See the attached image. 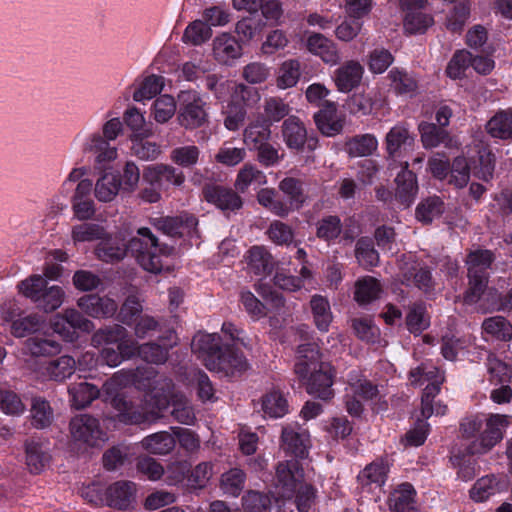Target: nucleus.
I'll return each instance as SVG.
<instances>
[{
    "label": "nucleus",
    "instance_id": "obj_16",
    "mask_svg": "<svg viewBox=\"0 0 512 512\" xmlns=\"http://www.w3.org/2000/svg\"><path fill=\"white\" fill-rule=\"evenodd\" d=\"M137 485L132 481L120 480L105 488L106 505L119 510H128L136 502Z\"/></svg>",
    "mask_w": 512,
    "mask_h": 512
},
{
    "label": "nucleus",
    "instance_id": "obj_27",
    "mask_svg": "<svg viewBox=\"0 0 512 512\" xmlns=\"http://www.w3.org/2000/svg\"><path fill=\"white\" fill-rule=\"evenodd\" d=\"M76 369V361L72 356L63 355L45 363L40 368V375L45 380L63 382L71 377Z\"/></svg>",
    "mask_w": 512,
    "mask_h": 512
},
{
    "label": "nucleus",
    "instance_id": "obj_14",
    "mask_svg": "<svg viewBox=\"0 0 512 512\" xmlns=\"http://www.w3.org/2000/svg\"><path fill=\"white\" fill-rule=\"evenodd\" d=\"M427 0H400V5L405 12L404 29L409 34L424 33L433 23V17L423 12Z\"/></svg>",
    "mask_w": 512,
    "mask_h": 512
},
{
    "label": "nucleus",
    "instance_id": "obj_17",
    "mask_svg": "<svg viewBox=\"0 0 512 512\" xmlns=\"http://www.w3.org/2000/svg\"><path fill=\"white\" fill-rule=\"evenodd\" d=\"M93 183L90 179L80 181L71 197V207L74 217L80 221L90 220L94 217L96 209L91 198Z\"/></svg>",
    "mask_w": 512,
    "mask_h": 512
},
{
    "label": "nucleus",
    "instance_id": "obj_19",
    "mask_svg": "<svg viewBox=\"0 0 512 512\" xmlns=\"http://www.w3.org/2000/svg\"><path fill=\"white\" fill-rule=\"evenodd\" d=\"M215 60L220 64L230 65L242 55V46L235 36L223 32L217 35L212 43Z\"/></svg>",
    "mask_w": 512,
    "mask_h": 512
},
{
    "label": "nucleus",
    "instance_id": "obj_37",
    "mask_svg": "<svg viewBox=\"0 0 512 512\" xmlns=\"http://www.w3.org/2000/svg\"><path fill=\"white\" fill-rule=\"evenodd\" d=\"M267 183V177L263 171L251 163H246L238 172L234 186L240 193H245L249 187H260Z\"/></svg>",
    "mask_w": 512,
    "mask_h": 512
},
{
    "label": "nucleus",
    "instance_id": "obj_58",
    "mask_svg": "<svg viewBox=\"0 0 512 512\" xmlns=\"http://www.w3.org/2000/svg\"><path fill=\"white\" fill-rule=\"evenodd\" d=\"M391 86L397 94L412 95L418 87L416 79L406 71L399 68H393L388 74Z\"/></svg>",
    "mask_w": 512,
    "mask_h": 512
},
{
    "label": "nucleus",
    "instance_id": "obj_38",
    "mask_svg": "<svg viewBox=\"0 0 512 512\" xmlns=\"http://www.w3.org/2000/svg\"><path fill=\"white\" fill-rule=\"evenodd\" d=\"M164 86V78L159 75L151 74L144 76L135 83L133 99L137 102L150 100L158 95Z\"/></svg>",
    "mask_w": 512,
    "mask_h": 512
},
{
    "label": "nucleus",
    "instance_id": "obj_18",
    "mask_svg": "<svg viewBox=\"0 0 512 512\" xmlns=\"http://www.w3.org/2000/svg\"><path fill=\"white\" fill-rule=\"evenodd\" d=\"M282 448L286 453L298 458H304L308 454V431L298 424H288L282 430Z\"/></svg>",
    "mask_w": 512,
    "mask_h": 512
},
{
    "label": "nucleus",
    "instance_id": "obj_51",
    "mask_svg": "<svg viewBox=\"0 0 512 512\" xmlns=\"http://www.w3.org/2000/svg\"><path fill=\"white\" fill-rule=\"evenodd\" d=\"M65 299V291L58 285L48 286L42 291L39 299L34 303L37 308L45 313L57 310Z\"/></svg>",
    "mask_w": 512,
    "mask_h": 512
},
{
    "label": "nucleus",
    "instance_id": "obj_2",
    "mask_svg": "<svg viewBox=\"0 0 512 512\" xmlns=\"http://www.w3.org/2000/svg\"><path fill=\"white\" fill-rule=\"evenodd\" d=\"M137 233L138 236L131 238L128 243L119 237H103L95 250L97 257L104 262H117L130 252L144 270L160 273L163 258L171 253V248L160 245L149 228H139Z\"/></svg>",
    "mask_w": 512,
    "mask_h": 512
},
{
    "label": "nucleus",
    "instance_id": "obj_26",
    "mask_svg": "<svg viewBox=\"0 0 512 512\" xmlns=\"http://www.w3.org/2000/svg\"><path fill=\"white\" fill-rule=\"evenodd\" d=\"M160 385L161 392L158 391V394H168V405L170 404V400L173 401V409L171 411L173 417L182 424H192L195 420L193 409L182 395H172V381L168 378H163L161 379Z\"/></svg>",
    "mask_w": 512,
    "mask_h": 512
},
{
    "label": "nucleus",
    "instance_id": "obj_44",
    "mask_svg": "<svg viewBox=\"0 0 512 512\" xmlns=\"http://www.w3.org/2000/svg\"><path fill=\"white\" fill-rule=\"evenodd\" d=\"M487 133L502 140H512V111L497 112L486 124Z\"/></svg>",
    "mask_w": 512,
    "mask_h": 512
},
{
    "label": "nucleus",
    "instance_id": "obj_62",
    "mask_svg": "<svg viewBox=\"0 0 512 512\" xmlns=\"http://www.w3.org/2000/svg\"><path fill=\"white\" fill-rule=\"evenodd\" d=\"M47 287L46 279L41 275H31L28 278L20 281L17 285L18 292L25 298L30 299L35 303L42 291Z\"/></svg>",
    "mask_w": 512,
    "mask_h": 512
},
{
    "label": "nucleus",
    "instance_id": "obj_50",
    "mask_svg": "<svg viewBox=\"0 0 512 512\" xmlns=\"http://www.w3.org/2000/svg\"><path fill=\"white\" fill-rule=\"evenodd\" d=\"M484 332L500 341H510L512 339V324L502 316H493L486 318L482 323Z\"/></svg>",
    "mask_w": 512,
    "mask_h": 512
},
{
    "label": "nucleus",
    "instance_id": "obj_46",
    "mask_svg": "<svg viewBox=\"0 0 512 512\" xmlns=\"http://www.w3.org/2000/svg\"><path fill=\"white\" fill-rule=\"evenodd\" d=\"M291 107L284 99L278 96L265 98L263 103L262 120L271 126L289 115Z\"/></svg>",
    "mask_w": 512,
    "mask_h": 512
},
{
    "label": "nucleus",
    "instance_id": "obj_53",
    "mask_svg": "<svg viewBox=\"0 0 512 512\" xmlns=\"http://www.w3.org/2000/svg\"><path fill=\"white\" fill-rule=\"evenodd\" d=\"M419 131L421 134V141L425 148H434L440 144L446 146L450 142L449 135L443 127H438L434 123H421L419 125Z\"/></svg>",
    "mask_w": 512,
    "mask_h": 512
},
{
    "label": "nucleus",
    "instance_id": "obj_36",
    "mask_svg": "<svg viewBox=\"0 0 512 512\" xmlns=\"http://www.w3.org/2000/svg\"><path fill=\"white\" fill-rule=\"evenodd\" d=\"M249 270L255 275H268L273 271L272 255L262 246H253L247 252Z\"/></svg>",
    "mask_w": 512,
    "mask_h": 512
},
{
    "label": "nucleus",
    "instance_id": "obj_22",
    "mask_svg": "<svg viewBox=\"0 0 512 512\" xmlns=\"http://www.w3.org/2000/svg\"><path fill=\"white\" fill-rule=\"evenodd\" d=\"M77 305L85 314L93 318L112 317L118 309V305L113 299L96 294L80 297Z\"/></svg>",
    "mask_w": 512,
    "mask_h": 512
},
{
    "label": "nucleus",
    "instance_id": "obj_4",
    "mask_svg": "<svg viewBox=\"0 0 512 512\" xmlns=\"http://www.w3.org/2000/svg\"><path fill=\"white\" fill-rule=\"evenodd\" d=\"M495 260L492 251L477 249L467 255L466 264L469 278V289L466 291L464 301L467 304L476 303L487 287L488 269Z\"/></svg>",
    "mask_w": 512,
    "mask_h": 512
},
{
    "label": "nucleus",
    "instance_id": "obj_20",
    "mask_svg": "<svg viewBox=\"0 0 512 512\" xmlns=\"http://www.w3.org/2000/svg\"><path fill=\"white\" fill-rule=\"evenodd\" d=\"M364 73L363 66L356 60H348L340 65L333 74L338 91L348 93L359 86Z\"/></svg>",
    "mask_w": 512,
    "mask_h": 512
},
{
    "label": "nucleus",
    "instance_id": "obj_3",
    "mask_svg": "<svg viewBox=\"0 0 512 512\" xmlns=\"http://www.w3.org/2000/svg\"><path fill=\"white\" fill-rule=\"evenodd\" d=\"M512 425V416L506 414H474L460 423V432L466 439L475 438L466 448L470 455H484L500 443L506 429Z\"/></svg>",
    "mask_w": 512,
    "mask_h": 512
},
{
    "label": "nucleus",
    "instance_id": "obj_11",
    "mask_svg": "<svg viewBox=\"0 0 512 512\" xmlns=\"http://www.w3.org/2000/svg\"><path fill=\"white\" fill-rule=\"evenodd\" d=\"M334 377V368L326 362L312 370L307 377H298V379L305 385L309 394L328 400L333 397Z\"/></svg>",
    "mask_w": 512,
    "mask_h": 512
},
{
    "label": "nucleus",
    "instance_id": "obj_45",
    "mask_svg": "<svg viewBox=\"0 0 512 512\" xmlns=\"http://www.w3.org/2000/svg\"><path fill=\"white\" fill-rule=\"evenodd\" d=\"M310 307L318 330L327 332L333 319L328 299L321 295H314L310 300Z\"/></svg>",
    "mask_w": 512,
    "mask_h": 512
},
{
    "label": "nucleus",
    "instance_id": "obj_9",
    "mask_svg": "<svg viewBox=\"0 0 512 512\" xmlns=\"http://www.w3.org/2000/svg\"><path fill=\"white\" fill-rule=\"evenodd\" d=\"M207 369L223 373L225 376H234L247 370L248 362L241 351L232 345H223L217 357L207 359Z\"/></svg>",
    "mask_w": 512,
    "mask_h": 512
},
{
    "label": "nucleus",
    "instance_id": "obj_42",
    "mask_svg": "<svg viewBox=\"0 0 512 512\" xmlns=\"http://www.w3.org/2000/svg\"><path fill=\"white\" fill-rule=\"evenodd\" d=\"M141 445L151 454L166 455L173 451L176 445V440L169 432L161 431L146 436L141 441Z\"/></svg>",
    "mask_w": 512,
    "mask_h": 512
},
{
    "label": "nucleus",
    "instance_id": "obj_10",
    "mask_svg": "<svg viewBox=\"0 0 512 512\" xmlns=\"http://www.w3.org/2000/svg\"><path fill=\"white\" fill-rule=\"evenodd\" d=\"M276 488L284 499H291L295 489L303 484L304 471L296 459L280 462L276 467Z\"/></svg>",
    "mask_w": 512,
    "mask_h": 512
},
{
    "label": "nucleus",
    "instance_id": "obj_55",
    "mask_svg": "<svg viewBox=\"0 0 512 512\" xmlns=\"http://www.w3.org/2000/svg\"><path fill=\"white\" fill-rule=\"evenodd\" d=\"M32 425L38 429H43L53 421V410L50 403L42 397H35L31 404Z\"/></svg>",
    "mask_w": 512,
    "mask_h": 512
},
{
    "label": "nucleus",
    "instance_id": "obj_15",
    "mask_svg": "<svg viewBox=\"0 0 512 512\" xmlns=\"http://www.w3.org/2000/svg\"><path fill=\"white\" fill-rule=\"evenodd\" d=\"M153 225L159 231L171 237L197 235L198 219L191 214L183 213L174 217H159L153 219Z\"/></svg>",
    "mask_w": 512,
    "mask_h": 512
},
{
    "label": "nucleus",
    "instance_id": "obj_6",
    "mask_svg": "<svg viewBox=\"0 0 512 512\" xmlns=\"http://www.w3.org/2000/svg\"><path fill=\"white\" fill-rule=\"evenodd\" d=\"M72 440L89 447H97L107 440V435L97 418L89 414L74 416L69 423Z\"/></svg>",
    "mask_w": 512,
    "mask_h": 512
},
{
    "label": "nucleus",
    "instance_id": "obj_47",
    "mask_svg": "<svg viewBox=\"0 0 512 512\" xmlns=\"http://www.w3.org/2000/svg\"><path fill=\"white\" fill-rule=\"evenodd\" d=\"M301 76V63L297 59H288L281 63L276 76V85L279 89L294 87Z\"/></svg>",
    "mask_w": 512,
    "mask_h": 512
},
{
    "label": "nucleus",
    "instance_id": "obj_25",
    "mask_svg": "<svg viewBox=\"0 0 512 512\" xmlns=\"http://www.w3.org/2000/svg\"><path fill=\"white\" fill-rule=\"evenodd\" d=\"M507 483L495 474L479 478L469 491L470 498L475 502H485L492 496L505 491Z\"/></svg>",
    "mask_w": 512,
    "mask_h": 512
},
{
    "label": "nucleus",
    "instance_id": "obj_5",
    "mask_svg": "<svg viewBox=\"0 0 512 512\" xmlns=\"http://www.w3.org/2000/svg\"><path fill=\"white\" fill-rule=\"evenodd\" d=\"M389 465L384 459L368 464L358 475V489L362 497L377 501L387 480Z\"/></svg>",
    "mask_w": 512,
    "mask_h": 512
},
{
    "label": "nucleus",
    "instance_id": "obj_41",
    "mask_svg": "<svg viewBox=\"0 0 512 512\" xmlns=\"http://www.w3.org/2000/svg\"><path fill=\"white\" fill-rule=\"evenodd\" d=\"M71 405L75 409H83L98 398L99 389L90 383H73L68 387Z\"/></svg>",
    "mask_w": 512,
    "mask_h": 512
},
{
    "label": "nucleus",
    "instance_id": "obj_34",
    "mask_svg": "<svg viewBox=\"0 0 512 512\" xmlns=\"http://www.w3.org/2000/svg\"><path fill=\"white\" fill-rule=\"evenodd\" d=\"M25 349L32 356H54L61 352V344L50 335L36 334L25 341Z\"/></svg>",
    "mask_w": 512,
    "mask_h": 512
},
{
    "label": "nucleus",
    "instance_id": "obj_57",
    "mask_svg": "<svg viewBox=\"0 0 512 512\" xmlns=\"http://www.w3.org/2000/svg\"><path fill=\"white\" fill-rule=\"evenodd\" d=\"M351 326L355 335L367 343H376L380 337V330L370 317L354 318Z\"/></svg>",
    "mask_w": 512,
    "mask_h": 512
},
{
    "label": "nucleus",
    "instance_id": "obj_48",
    "mask_svg": "<svg viewBox=\"0 0 512 512\" xmlns=\"http://www.w3.org/2000/svg\"><path fill=\"white\" fill-rule=\"evenodd\" d=\"M262 410L271 418H281L288 412V402L282 392L273 389L263 396Z\"/></svg>",
    "mask_w": 512,
    "mask_h": 512
},
{
    "label": "nucleus",
    "instance_id": "obj_60",
    "mask_svg": "<svg viewBox=\"0 0 512 512\" xmlns=\"http://www.w3.org/2000/svg\"><path fill=\"white\" fill-rule=\"evenodd\" d=\"M211 36V28L204 21L195 20L186 27L182 40L184 43L198 46L209 40Z\"/></svg>",
    "mask_w": 512,
    "mask_h": 512
},
{
    "label": "nucleus",
    "instance_id": "obj_33",
    "mask_svg": "<svg viewBox=\"0 0 512 512\" xmlns=\"http://www.w3.org/2000/svg\"><path fill=\"white\" fill-rule=\"evenodd\" d=\"M414 142L408 127L405 124H397L390 129L385 138L386 150L391 158L397 157L403 150Z\"/></svg>",
    "mask_w": 512,
    "mask_h": 512
},
{
    "label": "nucleus",
    "instance_id": "obj_43",
    "mask_svg": "<svg viewBox=\"0 0 512 512\" xmlns=\"http://www.w3.org/2000/svg\"><path fill=\"white\" fill-rule=\"evenodd\" d=\"M270 136L269 124L260 119L250 122L243 131V141L250 150L267 143Z\"/></svg>",
    "mask_w": 512,
    "mask_h": 512
},
{
    "label": "nucleus",
    "instance_id": "obj_35",
    "mask_svg": "<svg viewBox=\"0 0 512 512\" xmlns=\"http://www.w3.org/2000/svg\"><path fill=\"white\" fill-rule=\"evenodd\" d=\"M382 292L379 280L372 276H364L355 282L354 299L363 306L377 300Z\"/></svg>",
    "mask_w": 512,
    "mask_h": 512
},
{
    "label": "nucleus",
    "instance_id": "obj_21",
    "mask_svg": "<svg viewBox=\"0 0 512 512\" xmlns=\"http://www.w3.org/2000/svg\"><path fill=\"white\" fill-rule=\"evenodd\" d=\"M205 199L216 205L224 212H234L239 210L243 201L236 191L231 188L212 185L204 189Z\"/></svg>",
    "mask_w": 512,
    "mask_h": 512
},
{
    "label": "nucleus",
    "instance_id": "obj_32",
    "mask_svg": "<svg viewBox=\"0 0 512 512\" xmlns=\"http://www.w3.org/2000/svg\"><path fill=\"white\" fill-rule=\"evenodd\" d=\"M415 497L414 487L410 483H402L391 492L389 508L394 512H418Z\"/></svg>",
    "mask_w": 512,
    "mask_h": 512
},
{
    "label": "nucleus",
    "instance_id": "obj_1",
    "mask_svg": "<svg viewBox=\"0 0 512 512\" xmlns=\"http://www.w3.org/2000/svg\"><path fill=\"white\" fill-rule=\"evenodd\" d=\"M156 377L157 371L154 368L140 366L135 369H121L105 382L103 387L109 394L131 385L147 391L140 404L127 401L118 394L112 398L111 405L118 412L117 418L120 422L131 425L149 423L158 418L160 413L168 407V394L159 395L154 386V384H161Z\"/></svg>",
    "mask_w": 512,
    "mask_h": 512
},
{
    "label": "nucleus",
    "instance_id": "obj_30",
    "mask_svg": "<svg viewBox=\"0 0 512 512\" xmlns=\"http://www.w3.org/2000/svg\"><path fill=\"white\" fill-rule=\"evenodd\" d=\"M223 347L222 339L217 333H197L191 343L192 351L198 354V357L202 359L203 364L207 368V359L209 357H217L219 351Z\"/></svg>",
    "mask_w": 512,
    "mask_h": 512
},
{
    "label": "nucleus",
    "instance_id": "obj_40",
    "mask_svg": "<svg viewBox=\"0 0 512 512\" xmlns=\"http://www.w3.org/2000/svg\"><path fill=\"white\" fill-rule=\"evenodd\" d=\"M378 148V140L373 134L355 135L345 143V151L351 157H367Z\"/></svg>",
    "mask_w": 512,
    "mask_h": 512
},
{
    "label": "nucleus",
    "instance_id": "obj_61",
    "mask_svg": "<svg viewBox=\"0 0 512 512\" xmlns=\"http://www.w3.org/2000/svg\"><path fill=\"white\" fill-rule=\"evenodd\" d=\"M49 461V456L42 446L34 441L26 443V464L31 473H40Z\"/></svg>",
    "mask_w": 512,
    "mask_h": 512
},
{
    "label": "nucleus",
    "instance_id": "obj_7",
    "mask_svg": "<svg viewBox=\"0 0 512 512\" xmlns=\"http://www.w3.org/2000/svg\"><path fill=\"white\" fill-rule=\"evenodd\" d=\"M179 124L186 129H195L202 126L207 119L204 101L195 91H182L179 96Z\"/></svg>",
    "mask_w": 512,
    "mask_h": 512
},
{
    "label": "nucleus",
    "instance_id": "obj_23",
    "mask_svg": "<svg viewBox=\"0 0 512 512\" xmlns=\"http://www.w3.org/2000/svg\"><path fill=\"white\" fill-rule=\"evenodd\" d=\"M294 373L297 377H307L309 373L322 365V354L318 344L305 343L297 348Z\"/></svg>",
    "mask_w": 512,
    "mask_h": 512
},
{
    "label": "nucleus",
    "instance_id": "obj_28",
    "mask_svg": "<svg viewBox=\"0 0 512 512\" xmlns=\"http://www.w3.org/2000/svg\"><path fill=\"white\" fill-rule=\"evenodd\" d=\"M396 199L405 207H409L418 192V185L416 175L408 170V162H405L404 168L399 172L395 178Z\"/></svg>",
    "mask_w": 512,
    "mask_h": 512
},
{
    "label": "nucleus",
    "instance_id": "obj_39",
    "mask_svg": "<svg viewBox=\"0 0 512 512\" xmlns=\"http://www.w3.org/2000/svg\"><path fill=\"white\" fill-rule=\"evenodd\" d=\"M121 189V181L118 175L112 172H104L96 181L94 194L100 202H111Z\"/></svg>",
    "mask_w": 512,
    "mask_h": 512
},
{
    "label": "nucleus",
    "instance_id": "obj_63",
    "mask_svg": "<svg viewBox=\"0 0 512 512\" xmlns=\"http://www.w3.org/2000/svg\"><path fill=\"white\" fill-rule=\"evenodd\" d=\"M43 324L44 319L42 316L36 313L30 314L13 321L11 325V333L15 337H25L28 334L38 332Z\"/></svg>",
    "mask_w": 512,
    "mask_h": 512
},
{
    "label": "nucleus",
    "instance_id": "obj_49",
    "mask_svg": "<svg viewBox=\"0 0 512 512\" xmlns=\"http://www.w3.org/2000/svg\"><path fill=\"white\" fill-rule=\"evenodd\" d=\"M128 331L125 327L114 324L97 330L91 337V345L99 348L102 345L119 344L121 340L126 338Z\"/></svg>",
    "mask_w": 512,
    "mask_h": 512
},
{
    "label": "nucleus",
    "instance_id": "obj_29",
    "mask_svg": "<svg viewBox=\"0 0 512 512\" xmlns=\"http://www.w3.org/2000/svg\"><path fill=\"white\" fill-rule=\"evenodd\" d=\"M306 46L309 52L319 56L326 64L335 65L340 60L336 44L320 33L309 35Z\"/></svg>",
    "mask_w": 512,
    "mask_h": 512
},
{
    "label": "nucleus",
    "instance_id": "obj_59",
    "mask_svg": "<svg viewBox=\"0 0 512 512\" xmlns=\"http://www.w3.org/2000/svg\"><path fill=\"white\" fill-rule=\"evenodd\" d=\"M173 345H161L157 342H147L140 345V358L148 363L163 364L167 361L169 350Z\"/></svg>",
    "mask_w": 512,
    "mask_h": 512
},
{
    "label": "nucleus",
    "instance_id": "obj_64",
    "mask_svg": "<svg viewBox=\"0 0 512 512\" xmlns=\"http://www.w3.org/2000/svg\"><path fill=\"white\" fill-rule=\"evenodd\" d=\"M341 232L342 223L337 216L329 215L323 217L317 223V237L328 243L337 239L341 235Z\"/></svg>",
    "mask_w": 512,
    "mask_h": 512
},
{
    "label": "nucleus",
    "instance_id": "obj_13",
    "mask_svg": "<svg viewBox=\"0 0 512 512\" xmlns=\"http://www.w3.org/2000/svg\"><path fill=\"white\" fill-rule=\"evenodd\" d=\"M82 150L94 157V166L98 170H105L118 157L117 148L102 137L100 131H95L86 138Z\"/></svg>",
    "mask_w": 512,
    "mask_h": 512
},
{
    "label": "nucleus",
    "instance_id": "obj_54",
    "mask_svg": "<svg viewBox=\"0 0 512 512\" xmlns=\"http://www.w3.org/2000/svg\"><path fill=\"white\" fill-rule=\"evenodd\" d=\"M444 212V202L438 196H431L422 200L416 207L417 220L428 224Z\"/></svg>",
    "mask_w": 512,
    "mask_h": 512
},
{
    "label": "nucleus",
    "instance_id": "obj_8",
    "mask_svg": "<svg viewBox=\"0 0 512 512\" xmlns=\"http://www.w3.org/2000/svg\"><path fill=\"white\" fill-rule=\"evenodd\" d=\"M283 141L290 150L314 151L318 145L315 136L308 135L305 124L296 116H289L281 126Z\"/></svg>",
    "mask_w": 512,
    "mask_h": 512
},
{
    "label": "nucleus",
    "instance_id": "obj_31",
    "mask_svg": "<svg viewBox=\"0 0 512 512\" xmlns=\"http://www.w3.org/2000/svg\"><path fill=\"white\" fill-rule=\"evenodd\" d=\"M347 384L352 393L364 401L380 399L378 386L367 379L359 369H353L347 374Z\"/></svg>",
    "mask_w": 512,
    "mask_h": 512
},
{
    "label": "nucleus",
    "instance_id": "obj_52",
    "mask_svg": "<svg viewBox=\"0 0 512 512\" xmlns=\"http://www.w3.org/2000/svg\"><path fill=\"white\" fill-rule=\"evenodd\" d=\"M355 257L360 266L365 269L375 267L379 263V254L369 237H361L356 242Z\"/></svg>",
    "mask_w": 512,
    "mask_h": 512
},
{
    "label": "nucleus",
    "instance_id": "obj_56",
    "mask_svg": "<svg viewBox=\"0 0 512 512\" xmlns=\"http://www.w3.org/2000/svg\"><path fill=\"white\" fill-rule=\"evenodd\" d=\"M471 2L460 1L447 15L446 28L453 33H460L470 17Z\"/></svg>",
    "mask_w": 512,
    "mask_h": 512
},
{
    "label": "nucleus",
    "instance_id": "obj_12",
    "mask_svg": "<svg viewBox=\"0 0 512 512\" xmlns=\"http://www.w3.org/2000/svg\"><path fill=\"white\" fill-rule=\"evenodd\" d=\"M400 280L406 286H413L425 294L435 291L436 282L429 267L421 265L418 261H404L400 265Z\"/></svg>",
    "mask_w": 512,
    "mask_h": 512
},
{
    "label": "nucleus",
    "instance_id": "obj_24",
    "mask_svg": "<svg viewBox=\"0 0 512 512\" xmlns=\"http://www.w3.org/2000/svg\"><path fill=\"white\" fill-rule=\"evenodd\" d=\"M315 123L322 134L335 136L341 132L344 118L338 114L336 104L326 101L321 110L314 115Z\"/></svg>",
    "mask_w": 512,
    "mask_h": 512
}]
</instances>
